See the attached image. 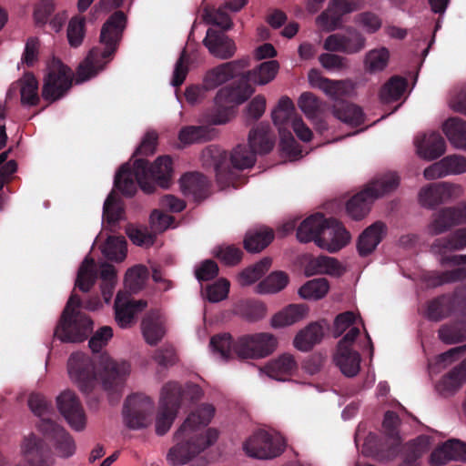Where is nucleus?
Wrapping results in <instances>:
<instances>
[{"label":"nucleus","mask_w":466,"mask_h":466,"mask_svg":"<svg viewBox=\"0 0 466 466\" xmlns=\"http://www.w3.org/2000/svg\"><path fill=\"white\" fill-rule=\"evenodd\" d=\"M275 144V136L268 123L261 122L248 134V145H238L228 155L226 151L217 150L214 158V169L218 184L228 187L234 183L236 170L250 168L256 162V154H268Z\"/></svg>","instance_id":"f257e3e1"},{"label":"nucleus","mask_w":466,"mask_h":466,"mask_svg":"<svg viewBox=\"0 0 466 466\" xmlns=\"http://www.w3.org/2000/svg\"><path fill=\"white\" fill-rule=\"evenodd\" d=\"M214 414L215 407L212 404L204 403L187 416L175 432L174 441L177 444L168 452L174 464L187 463L192 458L217 441L218 431L216 429L209 428L204 431Z\"/></svg>","instance_id":"f03ea898"},{"label":"nucleus","mask_w":466,"mask_h":466,"mask_svg":"<svg viewBox=\"0 0 466 466\" xmlns=\"http://www.w3.org/2000/svg\"><path fill=\"white\" fill-rule=\"evenodd\" d=\"M172 159L168 156L158 157L150 164L147 159L137 158L133 166L122 165L115 176L114 186L125 197H133L137 186L147 194H151L158 185L167 188L173 174Z\"/></svg>","instance_id":"7ed1b4c3"},{"label":"nucleus","mask_w":466,"mask_h":466,"mask_svg":"<svg viewBox=\"0 0 466 466\" xmlns=\"http://www.w3.org/2000/svg\"><path fill=\"white\" fill-rule=\"evenodd\" d=\"M127 16L123 11H115L103 24L99 42L104 48L93 47L76 69V83H82L97 75L113 58L123 38Z\"/></svg>","instance_id":"20e7f679"},{"label":"nucleus","mask_w":466,"mask_h":466,"mask_svg":"<svg viewBox=\"0 0 466 466\" xmlns=\"http://www.w3.org/2000/svg\"><path fill=\"white\" fill-rule=\"evenodd\" d=\"M297 238L299 242L314 241L319 247L335 253L344 248L351 237L341 222L316 213L300 223L297 229Z\"/></svg>","instance_id":"39448f33"},{"label":"nucleus","mask_w":466,"mask_h":466,"mask_svg":"<svg viewBox=\"0 0 466 466\" xmlns=\"http://www.w3.org/2000/svg\"><path fill=\"white\" fill-rule=\"evenodd\" d=\"M101 305L98 297L83 302L78 295L72 293L55 329V337L66 343L84 341L93 329V321L78 309L83 307L88 310H96Z\"/></svg>","instance_id":"423d86ee"},{"label":"nucleus","mask_w":466,"mask_h":466,"mask_svg":"<svg viewBox=\"0 0 466 466\" xmlns=\"http://www.w3.org/2000/svg\"><path fill=\"white\" fill-rule=\"evenodd\" d=\"M278 346L277 338L268 332L245 335L232 341L229 334L215 335L210 339V347L224 360L231 358L232 350L239 359H260L270 355Z\"/></svg>","instance_id":"0eeeda50"},{"label":"nucleus","mask_w":466,"mask_h":466,"mask_svg":"<svg viewBox=\"0 0 466 466\" xmlns=\"http://www.w3.org/2000/svg\"><path fill=\"white\" fill-rule=\"evenodd\" d=\"M202 390L195 384L187 385L186 389L177 382H168L162 388L160 407L156 418V433L165 435L172 426L184 397L191 400H198Z\"/></svg>","instance_id":"6e6552de"},{"label":"nucleus","mask_w":466,"mask_h":466,"mask_svg":"<svg viewBox=\"0 0 466 466\" xmlns=\"http://www.w3.org/2000/svg\"><path fill=\"white\" fill-rule=\"evenodd\" d=\"M400 184V177L395 172L383 174L373 181L362 191L354 195L346 205L348 215L360 220L369 213L371 203L378 198L395 190Z\"/></svg>","instance_id":"1a4fd4ad"},{"label":"nucleus","mask_w":466,"mask_h":466,"mask_svg":"<svg viewBox=\"0 0 466 466\" xmlns=\"http://www.w3.org/2000/svg\"><path fill=\"white\" fill-rule=\"evenodd\" d=\"M255 92L251 84L244 82L242 77L237 84L220 88L215 96V111L211 122L215 125L226 124L232 114V109L247 101Z\"/></svg>","instance_id":"9d476101"},{"label":"nucleus","mask_w":466,"mask_h":466,"mask_svg":"<svg viewBox=\"0 0 466 466\" xmlns=\"http://www.w3.org/2000/svg\"><path fill=\"white\" fill-rule=\"evenodd\" d=\"M73 76L71 69L59 59H53L47 67L42 86L43 98L53 103L62 98L71 88Z\"/></svg>","instance_id":"9b49d317"},{"label":"nucleus","mask_w":466,"mask_h":466,"mask_svg":"<svg viewBox=\"0 0 466 466\" xmlns=\"http://www.w3.org/2000/svg\"><path fill=\"white\" fill-rule=\"evenodd\" d=\"M153 411L154 402L149 397L139 393L130 395L123 408L126 425L132 430L146 428L151 423Z\"/></svg>","instance_id":"f8f14e48"},{"label":"nucleus","mask_w":466,"mask_h":466,"mask_svg":"<svg viewBox=\"0 0 466 466\" xmlns=\"http://www.w3.org/2000/svg\"><path fill=\"white\" fill-rule=\"evenodd\" d=\"M98 367L103 387L111 392H118L130 373L127 361H116L106 353L100 355Z\"/></svg>","instance_id":"ddd939ff"},{"label":"nucleus","mask_w":466,"mask_h":466,"mask_svg":"<svg viewBox=\"0 0 466 466\" xmlns=\"http://www.w3.org/2000/svg\"><path fill=\"white\" fill-rule=\"evenodd\" d=\"M70 378L77 383L80 390L89 393L96 384L95 367L90 358L81 352L72 353L67 362Z\"/></svg>","instance_id":"4468645a"},{"label":"nucleus","mask_w":466,"mask_h":466,"mask_svg":"<svg viewBox=\"0 0 466 466\" xmlns=\"http://www.w3.org/2000/svg\"><path fill=\"white\" fill-rule=\"evenodd\" d=\"M243 449L248 456L260 460L275 458L283 451L279 441L263 430L254 432L244 442Z\"/></svg>","instance_id":"2eb2a0df"},{"label":"nucleus","mask_w":466,"mask_h":466,"mask_svg":"<svg viewBox=\"0 0 466 466\" xmlns=\"http://www.w3.org/2000/svg\"><path fill=\"white\" fill-rule=\"evenodd\" d=\"M366 46V37L356 28L348 27L344 33L329 35L323 48L329 52H341L348 55L357 54Z\"/></svg>","instance_id":"dca6fc26"},{"label":"nucleus","mask_w":466,"mask_h":466,"mask_svg":"<svg viewBox=\"0 0 466 466\" xmlns=\"http://www.w3.org/2000/svg\"><path fill=\"white\" fill-rule=\"evenodd\" d=\"M56 404L60 413L71 428L78 431L84 430L86 417L83 406L75 392L71 390L63 391L56 398Z\"/></svg>","instance_id":"f3484780"},{"label":"nucleus","mask_w":466,"mask_h":466,"mask_svg":"<svg viewBox=\"0 0 466 466\" xmlns=\"http://www.w3.org/2000/svg\"><path fill=\"white\" fill-rule=\"evenodd\" d=\"M39 431L52 441L58 454L69 458L76 451V443L73 437L63 427L51 420L43 419L39 423Z\"/></svg>","instance_id":"a211bd4d"},{"label":"nucleus","mask_w":466,"mask_h":466,"mask_svg":"<svg viewBox=\"0 0 466 466\" xmlns=\"http://www.w3.org/2000/svg\"><path fill=\"white\" fill-rule=\"evenodd\" d=\"M203 45L210 55L221 60H228L234 56L237 51L235 41L223 31L208 28Z\"/></svg>","instance_id":"6ab92c4d"},{"label":"nucleus","mask_w":466,"mask_h":466,"mask_svg":"<svg viewBox=\"0 0 466 466\" xmlns=\"http://www.w3.org/2000/svg\"><path fill=\"white\" fill-rule=\"evenodd\" d=\"M417 154L422 159L431 161L446 151V141L439 132L424 134L415 140Z\"/></svg>","instance_id":"aec40b11"},{"label":"nucleus","mask_w":466,"mask_h":466,"mask_svg":"<svg viewBox=\"0 0 466 466\" xmlns=\"http://www.w3.org/2000/svg\"><path fill=\"white\" fill-rule=\"evenodd\" d=\"M142 334L147 343L157 345L165 336V320L157 309L148 311L141 322Z\"/></svg>","instance_id":"412c9836"},{"label":"nucleus","mask_w":466,"mask_h":466,"mask_svg":"<svg viewBox=\"0 0 466 466\" xmlns=\"http://www.w3.org/2000/svg\"><path fill=\"white\" fill-rule=\"evenodd\" d=\"M455 189L456 186L445 182L432 184L420 191V202L423 207L432 208L450 199Z\"/></svg>","instance_id":"4be33fe9"},{"label":"nucleus","mask_w":466,"mask_h":466,"mask_svg":"<svg viewBox=\"0 0 466 466\" xmlns=\"http://www.w3.org/2000/svg\"><path fill=\"white\" fill-rule=\"evenodd\" d=\"M147 306V301L143 299L122 302L121 294L118 292L114 305L116 323L123 329L130 327L134 322L135 315L146 309Z\"/></svg>","instance_id":"5701e85b"},{"label":"nucleus","mask_w":466,"mask_h":466,"mask_svg":"<svg viewBox=\"0 0 466 466\" xmlns=\"http://www.w3.org/2000/svg\"><path fill=\"white\" fill-rule=\"evenodd\" d=\"M350 12V5L346 0H331L328 10L317 17V23L327 31H333L341 25L342 16Z\"/></svg>","instance_id":"b1692460"},{"label":"nucleus","mask_w":466,"mask_h":466,"mask_svg":"<svg viewBox=\"0 0 466 466\" xmlns=\"http://www.w3.org/2000/svg\"><path fill=\"white\" fill-rule=\"evenodd\" d=\"M180 188L186 197H192L199 201L208 197V181L207 177L198 173H187L180 178Z\"/></svg>","instance_id":"393cba45"},{"label":"nucleus","mask_w":466,"mask_h":466,"mask_svg":"<svg viewBox=\"0 0 466 466\" xmlns=\"http://www.w3.org/2000/svg\"><path fill=\"white\" fill-rule=\"evenodd\" d=\"M386 232V226L381 221H377L368 227L359 237L357 248L360 256L370 255L380 243Z\"/></svg>","instance_id":"a878e982"},{"label":"nucleus","mask_w":466,"mask_h":466,"mask_svg":"<svg viewBox=\"0 0 466 466\" xmlns=\"http://www.w3.org/2000/svg\"><path fill=\"white\" fill-rule=\"evenodd\" d=\"M24 452L30 466H49V451L38 437L30 435L25 439Z\"/></svg>","instance_id":"bb28decb"},{"label":"nucleus","mask_w":466,"mask_h":466,"mask_svg":"<svg viewBox=\"0 0 466 466\" xmlns=\"http://www.w3.org/2000/svg\"><path fill=\"white\" fill-rule=\"evenodd\" d=\"M466 248V228H458L451 234L436 238L431 246L434 254L447 256L446 253Z\"/></svg>","instance_id":"cd10ccee"},{"label":"nucleus","mask_w":466,"mask_h":466,"mask_svg":"<svg viewBox=\"0 0 466 466\" xmlns=\"http://www.w3.org/2000/svg\"><path fill=\"white\" fill-rule=\"evenodd\" d=\"M466 382V358L437 383L436 390L444 396L455 393Z\"/></svg>","instance_id":"c85d7f7f"},{"label":"nucleus","mask_w":466,"mask_h":466,"mask_svg":"<svg viewBox=\"0 0 466 466\" xmlns=\"http://www.w3.org/2000/svg\"><path fill=\"white\" fill-rule=\"evenodd\" d=\"M298 116L294 104L288 96H282L271 113L273 123L279 132L290 129L293 119Z\"/></svg>","instance_id":"c756f323"},{"label":"nucleus","mask_w":466,"mask_h":466,"mask_svg":"<svg viewBox=\"0 0 466 466\" xmlns=\"http://www.w3.org/2000/svg\"><path fill=\"white\" fill-rule=\"evenodd\" d=\"M298 368L297 361L289 353H284L269 361L263 369L265 373L278 380H284Z\"/></svg>","instance_id":"7c9ffc66"},{"label":"nucleus","mask_w":466,"mask_h":466,"mask_svg":"<svg viewBox=\"0 0 466 466\" xmlns=\"http://www.w3.org/2000/svg\"><path fill=\"white\" fill-rule=\"evenodd\" d=\"M334 360L340 371L347 377H355L360 370V355L352 349H337Z\"/></svg>","instance_id":"2f4dec72"},{"label":"nucleus","mask_w":466,"mask_h":466,"mask_svg":"<svg viewBox=\"0 0 466 466\" xmlns=\"http://www.w3.org/2000/svg\"><path fill=\"white\" fill-rule=\"evenodd\" d=\"M323 328L317 322L309 324L294 339V346L300 351H309L323 338Z\"/></svg>","instance_id":"473e14b6"},{"label":"nucleus","mask_w":466,"mask_h":466,"mask_svg":"<svg viewBox=\"0 0 466 466\" xmlns=\"http://www.w3.org/2000/svg\"><path fill=\"white\" fill-rule=\"evenodd\" d=\"M454 208H443L433 214L432 220L428 226L431 236L441 235L452 227L459 225Z\"/></svg>","instance_id":"72a5a7b5"},{"label":"nucleus","mask_w":466,"mask_h":466,"mask_svg":"<svg viewBox=\"0 0 466 466\" xmlns=\"http://www.w3.org/2000/svg\"><path fill=\"white\" fill-rule=\"evenodd\" d=\"M278 70L279 63L276 60L263 62L257 68L245 72L244 82L258 85L268 84L274 79Z\"/></svg>","instance_id":"f704fd0d"},{"label":"nucleus","mask_w":466,"mask_h":466,"mask_svg":"<svg viewBox=\"0 0 466 466\" xmlns=\"http://www.w3.org/2000/svg\"><path fill=\"white\" fill-rule=\"evenodd\" d=\"M20 88L21 104L27 106H37L40 102L38 95V81L32 73H25L17 81Z\"/></svg>","instance_id":"c9c22d12"},{"label":"nucleus","mask_w":466,"mask_h":466,"mask_svg":"<svg viewBox=\"0 0 466 466\" xmlns=\"http://www.w3.org/2000/svg\"><path fill=\"white\" fill-rule=\"evenodd\" d=\"M450 142L458 148L466 150V122L458 117L446 120L442 127Z\"/></svg>","instance_id":"e433bc0d"},{"label":"nucleus","mask_w":466,"mask_h":466,"mask_svg":"<svg viewBox=\"0 0 466 466\" xmlns=\"http://www.w3.org/2000/svg\"><path fill=\"white\" fill-rule=\"evenodd\" d=\"M308 307L304 304H290L282 311L275 314L271 319L274 328L292 325L302 319L307 314Z\"/></svg>","instance_id":"4c0bfd02"},{"label":"nucleus","mask_w":466,"mask_h":466,"mask_svg":"<svg viewBox=\"0 0 466 466\" xmlns=\"http://www.w3.org/2000/svg\"><path fill=\"white\" fill-rule=\"evenodd\" d=\"M214 129L205 126H187L180 129L178 139L184 145L204 143L213 139Z\"/></svg>","instance_id":"58836bf2"},{"label":"nucleus","mask_w":466,"mask_h":466,"mask_svg":"<svg viewBox=\"0 0 466 466\" xmlns=\"http://www.w3.org/2000/svg\"><path fill=\"white\" fill-rule=\"evenodd\" d=\"M274 239L272 229L265 228L247 233L244 248L247 251L257 253L267 248Z\"/></svg>","instance_id":"ea45409f"},{"label":"nucleus","mask_w":466,"mask_h":466,"mask_svg":"<svg viewBox=\"0 0 466 466\" xmlns=\"http://www.w3.org/2000/svg\"><path fill=\"white\" fill-rule=\"evenodd\" d=\"M97 271L95 268V260L86 257L81 263L75 286L82 292H88L96 284Z\"/></svg>","instance_id":"a19ab883"},{"label":"nucleus","mask_w":466,"mask_h":466,"mask_svg":"<svg viewBox=\"0 0 466 466\" xmlns=\"http://www.w3.org/2000/svg\"><path fill=\"white\" fill-rule=\"evenodd\" d=\"M343 268L340 263L334 258L320 256L311 260L306 267V274L312 276L319 273L339 276Z\"/></svg>","instance_id":"79ce46f5"},{"label":"nucleus","mask_w":466,"mask_h":466,"mask_svg":"<svg viewBox=\"0 0 466 466\" xmlns=\"http://www.w3.org/2000/svg\"><path fill=\"white\" fill-rule=\"evenodd\" d=\"M334 115L344 123L358 127L364 122L362 109L351 103L341 101L334 106Z\"/></svg>","instance_id":"37998d69"},{"label":"nucleus","mask_w":466,"mask_h":466,"mask_svg":"<svg viewBox=\"0 0 466 466\" xmlns=\"http://www.w3.org/2000/svg\"><path fill=\"white\" fill-rule=\"evenodd\" d=\"M451 313V297L441 295L428 302L425 315L431 321H440Z\"/></svg>","instance_id":"c03bdc74"},{"label":"nucleus","mask_w":466,"mask_h":466,"mask_svg":"<svg viewBox=\"0 0 466 466\" xmlns=\"http://www.w3.org/2000/svg\"><path fill=\"white\" fill-rule=\"evenodd\" d=\"M102 253L108 260L123 261L127 257V241L125 238L108 237L102 246Z\"/></svg>","instance_id":"a18cd8bd"},{"label":"nucleus","mask_w":466,"mask_h":466,"mask_svg":"<svg viewBox=\"0 0 466 466\" xmlns=\"http://www.w3.org/2000/svg\"><path fill=\"white\" fill-rule=\"evenodd\" d=\"M289 280V275L286 272L274 271L258 284L257 292L260 294L277 293L286 288Z\"/></svg>","instance_id":"49530a36"},{"label":"nucleus","mask_w":466,"mask_h":466,"mask_svg":"<svg viewBox=\"0 0 466 466\" xmlns=\"http://www.w3.org/2000/svg\"><path fill=\"white\" fill-rule=\"evenodd\" d=\"M439 338L446 344H454L466 340V322L455 321L442 325L439 331Z\"/></svg>","instance_id":"de8ad7c7"},{"label":"nucleus","mask_w":466,"mask_h":466,"mask_svg":"<svg viewBox=\"0 0 466 466\" xmlns=\"http://www.w3.org/2000/svg\"><path fill=\"white\" fill-rule=\"evenodd\" d=\"M329 289V281L324 278H319L306 282L299 289V294L306 299H320L328 293Z\"/></svg>","instance_id":"09e8293b"},{"label":"nucleus","mask_w":466,"mask_h":466,"mask_svg":"<svg viewBox=\"0 0 466 466\" xmlns=\"http://www.w3.org/2000/svg\"><path fill=\"white\" fill-rule=\"evenodd\" d=\"M271 258H264L254 265L245 268L239 274V283L249 286L258 280L270 268Z\"/></svg>","instance_id":"8fccbe9b"},{"label":"nucleus","mask_w":466,"mask_h":466,"mask_svg":"<svg viewBox=\"0 0 466 466\" xmlns=\"http://www.w3.org/2000/svg\"><path fill=\"white\" fill-rule=\"evenodd\" d=\"M407 87V80L401 76H392L382 86L380 90V98L385 102L399 100Z\"/></svg>","instance_id":"3c124183"},{"label":"nucleus","mask_w":466,"mask_h":466,"mask_svg":"<svg viewBox=\"0 0 466 466\" xmlns=\"http://www.w3.org/2000/svg\"><path fill=\"white\" fill-rule=\"evenodd\" d=\"M390 52L386 47L372 49L366 54L364 65L370 73L382 71L388 65Z\"/></svg>","instance_id":"603ef678"},{"label":"nucleus","mask_w":466,"mask_h":466,"mask_svg":"<svg viewBox=\"0 0 466 466\" xmlns=\"http://www.w3.org/2000/svg\"><path fill=\"white\" fill-rule=\"evenodd\" d=\"M451 460L458 461L455 439L449 440L436 448L431 454L430 463L432 466H441Z\"/></svg>","instance_id":"864d4df0"},{"label":"nucleus","mask_w":466,"mask_h":466,"mask_svg":"<svg viewBox=\"0 0 466 466\" xmlns=\"http://www.w3.org/2000/svg\"><path fill=\"white\" fill-rule=\"evenodd\" d=\"M124 212L119 198L115 192H111L105 200L103 207V218L110 225L117 223Z\"/></svg>","instance_id":"5fc2aeb1"},{"label":"nucleus","mask_w":466,"mask_h":466,"mask_svg":"<svg viewBox=\"0 0 466 466\" xmlns=\"http://www.w3.org/2000/svg\"><path fill=\"white\" fill-rule=\"evenodd\" d=\"M400 425V419L395 411L388 410L385 412L382 427L385 435L391 441V445L395 447L399 446L401 441L399 430Z\"/></svg>","instance_id":"6e6d98bb"},{"label":"nucleus","mask_w":466,"mask_h":466,"mask_svg":"<svg viewBox=\"0 0 466 466\" xmlns=\"http://www.w3.org/2000/svg\"><path fill=\"white\" fill-rule=\"evenodd\" d=\"M229 80H231V77L227 68H225L224 64H220L208 70L203 81L206 89L212 90Z\"/></svg>","instance_id":"4d7b16f0"},{"label":"nucleus","mask_w":466,"mask_h":466,"mask_svg":"<svg viewBox=\"0 0 466 466\" xmlns=\"http://www.w3.org/2000/svg\"><path fill=\"white\" fill-rule=\"evenodd\" d=\"M86 34L85 17H73L67 26V38L69 45L73 47H78L84 39Z\"/></svg>","instance_id":"13d9d810"},{"label":"nucleus","mask_w":466,"mask_h":466,"mask_svg":"<svg viewBox=\"0 0 466 466\" xmlns=\"http://www.w3.org/2000/svg\"><path fill=\"white\" fill-rule=\"evenodd\" d=\"M299 106L308 118H315L321 111V101L312 93L304 92L299 98Z\"/></svg>","instance_id":"bf43d9fd"},{"label":"nucleus","mask_w":466,"mask_h":466,"mask_svg":"<svg viewBox=\"0 0 466 466\" xmlns=\"http://www.w3.org/2000/svg\"><path fill=\"white\" fill-rule=\"evenodd\" d=\"M230 283L227 279L221 278L213 284L206 287V297L209 302L217 303L228 298Z\"/></svg>","instance_id":"052dcab7"},{"label":"nucleus","mask_w":466,"mask_h":466,"mask_svg":"<svg viewBox=\"0 0 466 466\" xmlns=\"http://www.w3.org/2000/svg\"><path fill=\"white\" fill-rule=\"evenodd\" d=\"M213 253L220 261L229 266L239 263L243 255L242 250L234 245L219 246Z\"/></svg>","instance_id":"680f3d73"},{"label":"nucleus","mask_w":466,"mask_h":466,"mask_svg":"<svg viewBox=\"0 0 466 466\" xmlns=\"http://www.w3.org/2000/svg\"><path fill=\"white\" fill-rule=\"evenodd\" d=\"M462 279H466V267L458 268L452 270L436 272L431 278L434 286H441L445 283L456 282Z\"/></svg>","instance_id":"e2e57ef3"},{"label":"nucleus","mask_w":466,"mask_h":466,"mask_svg":"<svg viewBox=\"0 0 466 466\" xmlns=\"http://www.w3.org/2000/svg\"><path fill=\"white\" fill-rule=\"evenodd\" d=\"M319 87L334 100H340L347 94V88L342 81L320 78Z\"/></svg>","instance_id":"0e129e2a"},{"label":"nucleus","mask_w":466,"mask_h":466,"mask_svg":"<svg viewBox=\"0 0 466 466\" xmlns=\"http://www.w3.org/2000/svg\"><path fill=\"white\" fill-rule=\"evenodd\" d=\"M189 56L187 55L186 49L180 54L179 58L176 62L173 77H172V85L174 86H180L185 81L187 73H188V64H189Z\"/></svg>","instance_id":"69168bd1"},{"label":"nucleus","mask_w":466,"mask_h":466,"mask_svg":"<svg viewBox=\"0 0 466 466\" xmlns=\"http://www.w3.org/2000/svg\"><path fill=\"white\" fill-rule=\"evenodd\" d=\"M113 337V329L109 326L98 329L90 338L88 346L94 353L99 352Z\"/></svg>","instance_id":"338daca9"},{"label":"nucleus","mask_w":466,"mask_h":466,"mask_svg":"<svg viewBox=\"0 0 466 466\" xmlns=\"http://www.w3.org/2000/svg\"><path fill=\"white\" fill-rule=\"evenodd\" d=\"M442 164L448 175L466 173V157L461 155H449L442 159Z\"/></svg>","instance_id":"774afa93"}]
</instances>
